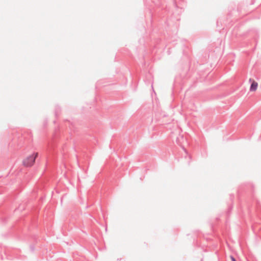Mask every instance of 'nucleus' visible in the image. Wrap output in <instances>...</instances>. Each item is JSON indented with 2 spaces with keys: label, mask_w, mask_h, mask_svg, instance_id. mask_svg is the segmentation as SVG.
Instances as JSON below:
<instances>
[{
  "label": "nucleus",
  "mask_w": 261,
  "mask_h": 261,
  "mask_svg": "<svg viewBox=\"0 0 261 261\" xmlns=\"http://www.w3.org/2000/svg\"><path fill=\"white\" fill-rule=\"evenodd\" d=\"M38 153L33 154L29 156L23 161V164L26 167L32 166L35 161L36 158L37 157Z\"/></svg>",
  "instance_id": "obj_1"
},
{
  "label": "nucleus",
  "mask_w": 261,
  "mask_h": 261,
  "mask_svg": "<svg viewBox=\"0 0 261 261\" xmlns=\"http://www.w3.org/2000/svg\"><path fill=\"white\" fill-rule=\"evenodd\" d=\"M258 84L255 82L253 81L252 84H251L250 87V91H254L256 90L257 88Z\"/></svg>",
  "instance_id": "obj_2"
},
{
  "label": "nucleus",
  "mask_w": 261,
  "mask_h": 261,
  "mask_svg": "<svg viewBox=\"0 0 261 261\" xmlns=\"http://www.w3.org/2000/svg\"><path fill=\"white\" fill-rule=\"evenodd\" d=\"M231 260H232V261H237V260H236V259L234 258V257H233L232 256H231Z\"/></svg>",
  "instance_id": "obj_3"
}]
</instances>
